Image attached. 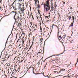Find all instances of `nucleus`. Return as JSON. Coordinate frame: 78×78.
Here are the masks:
<instances>
[{"mask_svg":"<svg viewBox=\"0 0 78 78\" xmlns=\"http://www.w3.org/2000/svg\"><path fill=\"white\" fill-rule=\"evenodd\" d=\"M50 0H48V1L46 2L44 4V9L45 8L46 12L48 11V10H50V5H49V2Z\"/></svg>","mask_w":78,"mask_h":78,"instance_id":"nucleus-1","label":"nucleus"},{"mask_svg":"<svg viewBox=\"0 0 78 78\" xmlns=\"http://www.w3.org/2000/svg\"><path fill=\"white\" fill-rule=\"evenodd\" d=\"M11 12H15V15L13 17V19H14L15 20V21H16V20H17L16 19V18H15L16 17V14H17V13H16V12H14V11H12Z\"/></svg>","mask_w":78,"mask_h":78,"instance_id":"nucleus-2","label":"nucleus"},{"mask_svg":"<svg viewBox=\"0 0 78 78\" xmlns=\"http://www.w3.org/2000/svg\"><path fill=\"white\" fill-rule=\"evenodd\" d=\"M68 19H69V20L72 19V17L71 16H68V18H67Z\"/></svg>","mask_w":78,"mask_h":78,"instance_id":"nucleus-3","label":"nucleus"},{"mask_svg":"<svg viewBox=\"0 0 78 78\" xmlns=\"http://www.w3.org/2000/svg\"><path fill=\"white\" fill-rule=\"evenodd\" d=\"M15 2H16V0H15V1L13 2V3L12 4V7H13V8H14V6H13V5L14 4Z\"/></svg>","mask_w":78,"mask_h":78,"instance_id":"nucleus-4","label":"nucleus"},{"mask_svg":"<svg viewBox=\"0 0 78 78\" xmlns=\"http://www.w3.org/2000/svg\"><path fill=\"white\" fill-rule=\"evenodd\" d=\"M54 72L56 73H61V71H59L58 72V71H54Z\"/></svg>","mask_w":78,"mask_h":78,"instance_id":"nucleus-5","label":"nucleus"},{"mask_svg":"<svg viewBox=\"0 0 78 78\" xmlns=\"http://www.w3.org/2000/svg\"><path fill=\"white\" fill-rule=\"evenodd\" d=\"M73 23H72L71 24L70 26H69V27H73Z\"/></svg>","mask_w":78,"mask_h":78,"instance_id":"nucleus-6","label":"nucleus"},{"mask_svg":"<svg viewBox=\"0 0 78 78\" xmlns=\"http://www.w3.org/2000/svg\"><path fill=\"white\" fill-rule=\"evenodd\" d=\"M40 44H41V42H42V39H40Z\"/></svg>","mask_w":78,"mask_h":78,"instance_id":"nucleus-7","label":"nucleus"},{"mask_svg":"<svg viewBox=\"0 0 78 78\" xmlns=\"http://www.w3.org/2000/svg\"><path fill=\"white\" fill-rule=\"evenodd\" d=\"M40 31L41 33H42V27H40Z\"/></svg>","mask_w":78,"mask_h":78,"instance_id":"nucleus-8","label":"nucleus"},{"mask_svg":"<svg viewBox=\"0 0 78 78\" xmlns=\"http://www.w3.org/2000/svg\"><path fill=\"white\" fill-rule=\"evenodd\" d=\"M55 6L56 7H57V5H56V2H55L54 4Z\"/></svg>","mask_w":78,"mask_h":78,"instance_id":"nucleus-9","label":"nucleus"},{"mask_svg":"<svg viewBox=\"0 0 78 78\" xmlns=\"http://www.w3.org/2000/svg\"><path fill=\"white\" fill-rule=\"evenodd\" d=\"M21 25V24L20 23H19L18 24V27H20Z\"/></svg>","mask_w":78,"mask_h":78,"instance_id":"nucleus-10","label":"nucleus"},{"mask_svg":"<svg viewBox=\"0 0 78 78\" xmlns=\"http://www.w3.org/2000/svg\"><path fill=\"white\" fill-rule=\"evenodd\" d=\"M72 19L73 20H75V17H74V16H73L72 17Z\"/></svg>","mask_w":78,"mask_h":78,"instance_id":"nucleus-11","label":"nucleus"},{"mask_svg":"<svg viewBox=\"0 0 78 78\" xmlns=\"http://www.w3.org/2000/svg\"><path fill=\"white\" fill-rule=\"evenodd\" d=\"M37 6L38 8L39 9L41 8V6H40V5H38Z\"/></svg>","mask_w":78,"mask_h":78,"instance_id":"nucleus-12","label":"nucleus"},{"mask_svg":"<svg viewBox=\"0 0 78 78\" xmlns=\"http://www.w3.org/2000/svg\"><path fill=\"white\" fill-rule=\"evenodd\" d=\"M59 56V55H52L51 56H50V57H49V58H51V57H52V56Z\"/></svg>","mask_w":78,"mask_h":78,"instance_id":"nucleus-13","label":"nucleus"},{"mask_svg":"<svg viewBox=\"0 0 78 78\" xmlns=\"http://www.w3.org/2000/svg\"><path fill=\"white\" fill-rule=\"evenodd\" d=\"M17 13V14H19V15L20 13V10L19 12L18 11Z\"/></svg>","mask_w":78,"mask_h":78,"instance_id":"nucleus-14","label":"nucleus"},{"mask_svg":"<svg viewBox=\"0 0 78 78\" xmlns=\"http://www.w3.org/2000/svg\"><path fill=\"white\" fill-rule=\"evenodd\" d=\"M63 70H64V71H65V70H66V69H61L60 70V72H61V71H63Z\"/></svg>","mask_w":78,"mask_h":78,"instance_id":"nucleus-15","label":"nucleus"},{"mask_svg":"<svg viewBox=\"0 0 78 78\" xmlns=\"http://www.w3.org/2000/svg\"><path fill=\"white\" fill-rule=\"evenodd\" d=\"M36 27H34V31H35V30H36Z\"/></svg>","mask_w":78,"mask_h":78,"instance_id":"nucleus-16","label":"nucleus"},{"mask_svg":"<svg viewBox=\"0 0 78 78\" xmlns=\"http://www.w3.org/2000/svg\"><path fill=\"white\" fill-rule=\"evenodd\" d=\"M35 4L36 5V4H37V0H35Z\"/></svg>","mask_w":78,"mask_h":78,"instance_id":"nucleus-17","label":"nucleus"},{"mask_svg":"<svg viewBox=\"0 0 78 78\" xmlns=\"http://www.w3.org/2000/svg\"><path fill=\"white\" fill-rule=\"evenodd\" d=\"M17 33L16 34V39H17Z\"/></svg>","mask_w":78,"mask_h":78,"instance_id":"nucleus-18","label":"nucleus"},{"mask_svg":"<svg viewBox=\"0 0 78 78\" xmlns=\"http://www.w3.org/2000/svg\"><path fill=\"white\" fill-rule=\"evenodd\" d=\"M14 8V11H16V9H16V8Z\"/></svg>","mask_w":78,"mask_h":78,"instance_id":"nucleus-19","label":"nucleus"},{"mask_svg":"<svg viewBox=\"0 0 78 78\" xmlns=\"http://www.w3.org/2000/svg\"><path fill=\"white\" fill-rule=\"evenodd\" d=\"M16 18H17V19H18V18H19V16H16Z\"/></svg>","mask_w":78,"mask_h":78,"instance_id":"nucleus-20","label":"nucleus"},{"mask_svg":"<svg viewBox=\"0 0 78 78\" xmlns=\"http://www.w3.org/2000/svg\"><path fill=\"white\" fill-rule=\"evenodd\" d=\"M23 10L22 13H23V16H24V12H23Z\"/></svg>","mask_w":78,"mask_h":78,"instance_id":"nucleus-21","label":"nucleus"},{"mask_svg":"<svg viewBox=\"0 0 78 78\" xmlns=\"http://www.w3.org/2000/svg\"><path fill=\"white\" fill-rule=\"evenodd\" d=\"M46 65H47V64L45 65L44 66V69H45V67H46Z\"/></svg>","mask_w":78,"mask_h":78,"instance_id":"nucleus-22","label":"nucleus"},{"mask_svg":"<svg viewBox=\"0 0 78 78\" xmlns=\"http://www.w3.org/2000/svg\"><path fill=\"white\" fill-rule=\"evenodd\" d=\"M18 4L19 5V6H21V4H20V3H19Z\"/></svg>","mask_w":78,"mask_h":78,"instance_id":"nucleus-23","label":"nucleus"},{"mask_svg":"<svg viewBox=\"0 0 78 78\" xmlns=\"http://www.w3.org/2000/svg\"><path fill=\"white\" fill-rule=\"evenodd\" d=\"M45 76V77H46V76H47L48 78H48V76Z\"/></svg>","mask_w":78,"mask_h":78,"instance_id":"nucleus-24","label":"nucleus"},{"mask_svg":"<svg viewBox=\"0 0 78 78\" xmlns=\"http://www.w3.org/2000/svg\"><path fill=\"white\" fill-rule=\"evenodd\" d=\"M65 51V50H64V51L63 52V53H61V55H62V54H63V53H64Z\"/></svg>","mask_w":78,"mask_h":78,"instance_id":"nucleus-25","label":"nucleus"},{"mask_svg":"<svg viewBox=\"0 0 78 78\" xmlns=\"http://www.w3.org/2000/svg\"><path fill=\"white\" fill-rule=\"evenodd\" d=\"M32 27H33V28L34 29V26H33Z\"/></svg>","mask_w":78,"mask_h":78,"instance_id":"nucleus-26","label":"nucleus"},{"mask_svg":"<svg viewBox=\"0 0 78 78\" xmlns=\"http://www.w3.org/2000/svg\"><path fill=\"white\" fill-rule=\"evenodd\" d=\"M19 40H20V39H19L17 41V42H18V41H19V42H20V41H19Z\"/></svg>","mask_w":78,"mask_h":78,"instance_id":"nucleus-27","label":"nucleus"},{"mask_svg":"<svg viewBox=\"0 0 78 78\" xmlns=\"http://www.w3.org/2000/svg\"><path fill=\"white\" fill-rule=\"evenodd\" d=\"M68 76V77H70L71 76H69V75H68V76Z\"/></svg>","mask_w":78,"mask_h":78,"instance_id":"nucleus-28","label":"nucleus"},{"mask_svg":"<svg viewBox=\"0 0 78 78\" xmlns=\"http://www.w3.org/2000/svg\"><path fill=\"white\" fill-rule=\"evenodd\" d=\"M2 52H1V56H0V58H1V56H2Z\"/></svg>","mask_w":78,"mask_h":78,"instance_id":"nucleus-29","label":"nucleus"},{"mask_svg":"<svg viewBox=\"0 0 78 78\" xmlns=\"http://www.w3.org/2000/svg\"><path fill=\"white\" fill-rule=\"evenodd\" d=\"M30 25L31 26V25H32V23H30Z\"/></svg>","mask_w":78,"mask_h":78,"instance_id":"nucleus-30","label":"nucleus"},{"mask_svg":"<svg viewBox=\"0 0 78 78\" xmlns=\"http://www.w3.org/2000/svg\"><path fill=\"white\" fill-rule=\"evenodd\" d=\"M54 25H53L52 26V29H53V26Z\"/></svg>","mask_w":78,"mask_h":78,"instance_id":"nucleus-31","label":"nucleus"},{"mask_svg":"<svg viewBox=\"0 0 78 78\" xmlns=\"http://www.w3.org/2000/svg\"><path fill=\"white\" fill-rule=\"evenodd\" d=\"M64 38H65V35L66 36V34H64Z\"/></svg>","mask_w":78,"mask_h":78,"instance_id":"nucleus-32","label":"nucleus"},{"mask_svg":"<svg viewBox=\"0 0 78 78\" xmlns=\"http://www.w3.org/2000/svg\"><path fill=\"white\" fill-rule=\"evenodd\" d=\"M9 36H9V37H8V38H7V41H8V38L9 37Z\"/></svg>","mask_w":78,"mask_h":78,"instance_id":"nucleus-33","label":"nucleus"},{"mask_svg":"<svg viewBox=\"0 0 78 78\" xmlns=\"http://www.w3.org/2000/svg\"><path fill=\"white\" fill-rule=\"evenodd\" d=\"M53 11V10H51L50 12H51V11Z\"/></svg>","mask_w":78,"mask_h":78,"instance_id":"nucleus-34","label":"nucleus"},{"mask_svg":"<svg viewBox=\"0 0 78 78\" xmlns=\"http://www.w3.org/2000/svg\"><path fill=\"white\" fill-rule=\"evenodd\" d=\"M45 17L46 18H48V17H47V16H45Z\"/></svg>","mask_w":78,"mask_h":78,"instance_id":"nucleus-35","label":"nucleus"},{"mask_svg":"<svg viewBox=\"0 0 78 78\" xmlns=\"http://www.w3.org/2000/svg\"><path fill=\"white\" fill-rule=\"evenodd\" d=\"M22 34H25V33H22Z\"/></svg>","mask_w":78,"mask_h":78,"instance_id":"nucleus-36","label":"nucleus"},{"mask_svg":"<svg viewBox=\"0 0 78 78\" xmlns=\"http://www.w3.org/2000/svg\"><path fill=\"white\" fill-rule=\"evenodd\" d=\"M2 9V7H0V10Z\"/></svg>","mask_w":78,"mask_h":78,"instance_id":"nucleus-37","label":"nucleus"},{"mask_svg":"<svg viewBox=\"0 0 78 78\" xmlns=\"http://www.w3.org/2000/svg\"><path fill=\"white\" fill-rule=\"evenodd\" d=\"M33 44H34V43H33H33H32V45H33Z\"/></svg>","mask_w":78,"mask_h":78,"instance_id":"nucleus-38","label":"nucleus"},{"mask_svg":"<svg viewBox=\"0 0 78 78\" xmlns=\"http://www.w3.org/2000/svg\"><path fill=\"white\" fill-rule=\"evenodd\" d=\"M23 61V60H22L20 62H22Z\"/></svg>","mask_w":78,"mask_h":78,"instance_id":"nucleus-39","label":"nucleus"},{"mask_svg":"<svg viewBox=\"0 0 78 78\" xmlns=\"http://www.w3.org/2000/svg\"><path fill=\"white\" fill-rule=\"evenodd\" d=\"M5 60H3V62H5Z\"/></svg>","mask_w":78,"mask_h":78,"instance_id":"nucleus-40","label":"nucleus"},{"mask_svg":"<svg viewBox=\"0 0 78 78\" xmlns=\"http://www.w3.org/2000/svg\"><path fill=\"white\" fill-rule=\"evenodd\" d=\"M63 3L64 4H65V3H66V2H64Z\"/></svg>","mask_w":78,"mask_h":78,"instance_id":"nucleus-41","label":"nucleus"},{"mask_svg":"<svg viewBox=\"0 0 78 78\" xmlns=\"http://www.w3.org/2000/svg\"><path fill=\"white\" fill-rule=\"evenodd\" d=\"M32 46H33V45H31L30 46V47H32Z\"/></svg>","mask_w":78,"mask_h":78,"instance_id":"nucleus-42","label":"nucleus"},{"mask_svg":"<svg viewBox=\"0 0 78 78\" xmlns=\"http://www.w3.org/2000/svg\"><path fill=\"white\" fill-rule=\"evenodd\" d=\"M22 42L23 43V44H24V43L23 42V41H22Z\"/></svg>","mask_w":78,"mask_h":78,"instance_id":"nucleus-43","label":"nucleus"},{"mask_svg":"<svg viewBox=\"0 0 78 78\" xmlns=\"http://www.w3.org/2000/svg\"><path fill=\"white\" fill-rule=\"evenodd\" d=\"M27 47H26V48H24V49H25V50L26 49H27Z\"/></svg>","mask_w":78,"mask_h":78,"instance_id":"nucleus-44","label":"nucleus"},{"mask_svg":"<svg viewBox=\"0 0 78 78\" xmlns=\"http://www.w3.org/2000/svg\"><path fill=\"white\" fill-rule=\"evenodd\" d=\"M73 9V8H72V7H71V8H70V9Z\"/></svg>","mask_w":78,"mask_h":78,"instance_id":"nucleus-45","label":"nucleus"},{"mask_svg":"<svg viewBox=\"0 0 78 78\" xmlns=\"http://www.w3.org/2000/svg\"><path fill=\"white\" fill-rule=\"evenodd\" d=\"M20 45H20H19L18 47H19Z\"/></svg>","mask_w":78,"mask_h":78,"instance_id":"nucleus-46","label":"nucleus"},{"mask_svg":"<svg viewBox=\"0 0 78 78\" xmlns=\"http://www.w3.org/2000/svg\"><path fill=\"white\" fill-rule=\"evenodd\" d=\"M18 1L19 2H20V0H18Z\"/></svg>","mask_w":78,"mask_h":78,"instance_id":"nucleus-47","label":"nucleus"},{"mask_svg":"<svg viewBox=\"0 0 78 78\" xmlns=\"http://www.w3.org/2000/svg\"><path fill=\"white\" fill-rule=\"evenodd\" d=\"M35 27H37V26H36V25H35Z\"/></svg>","mask_w":78,"mask_h":78,"instance_id":"nucleus-48","label":"nucleus"},{"mask_svg":"<svg viewBox=\"0 0 78 78\" xmlns=\"http://www.w3.org/2000/svg\"><path fill=\"white\" fill-rule=\"evenodd\" d=\"M14 72H12V74H14Z\"/></svg>","mask_w":78,"mask_h":78,"instance_id":"nucleus-49","label":"nucleus"},{"mask_svg":"<svg viewBox=\"0 0 78 78\" xmlns=\"http://www.w3.org/2000/svg\"><path fill=\"white\" fill-rule=\"evenodd\" d=\"M23 38H24V37H23L22 39H23Z\"/></svg>","mask_w":78,"mask_h":78,"instance_id":"nucleus-50","label":"nucleus"},{"mask_svg":"<svg viewBox=\"0 0 78 78\" xmlns=\"http://www.w3.org/2000/svg\"><path fill=\"white\" fill-rule=\"evenodd\" d=\"M37 2H38V3H39V1H38V0H37Z\"/></svg>","mask_w":78,"mask_h":78,"instance_id":"nucleus-51","label":"nucleus"},{"mask_svg":"<svg viewBox=\"0 0 78 78\" xmlns=\"http://www.w3.org/2000/svg\"><path fill=\"white\" fill-rule=\"evenodd\" d=\"M30 48H31V47H30L29 49H30Z\"/></svg>","mask_w":78,"mask_h":78,"instance_id":"nucleus-52","label":"nucleus"},{"mask_svg":"<svg viewBox=\"0 0 78 78\" xmlns=\"http://www.w3.org/2000/svg\"><path fill=\"white\" fill-rule=\"evenodd\" d=\"M43 4H44V2H43V3H42V5H43Z\"/></svg>","mask_w":78,"mask_h":78,"instance_id":"nucleus-53","label":"nucleus"},{"mask_svg":"<svg viewBox=\"0 0 78 78\" xmlns=\"http://www.w3.org/2000/svg\"><path fill=\"white\" fill-rule=\"evenodd\" d=\"M34 41V39H33V41Z\"/></svg>","mask_w":78,"mask_h":78,"instance_id":"nucleus-54","label":"nucleus"},{"mask_svg":"<svg viewBox=\"0 0 78 78\" xmlns=\"http://www.w3.org/2000/svg\"><path fill=\"white\" fill-rule=\"evenodd\" d=\"M20 1H21V2H22V0H20Z\"/></svg>","mask_w":78,"mask_h":78,"instance_id":"nucleus-55","label":"nucleus"},{"mask_svg":"<svg viewBox=\"0 0 78 78\" xmlns=\"http://www.w3.org/2000/svg\"><path fill=\"white\" fill-rule=\"evenodd\" d=\"M59 37H60V38L61 37V36H59Z\"/></svg>","mask_w":78,"mask_h":78,"instance_id":"nucleus-56","label":"nucleus"},{"mask_svg":"<svg viewBox=\"0 0 78 78\" xmlns=\"http://www.w3.org/2000/svg\"><path fill=\"white\" fill-rule=\"evenodd\" d=\"M20 48H21V47H20Z\"/></svg>","mask_w":78,"mask_h":78,"instance_id":"nucleus-57","label":"nucleus"},{"mask_svg":"<svg viewBox=\"0 0 78 78\" xmlns=\"http://www.w3.org/2000/svg\"><path fill=\"white\" fill-rule=\"evenodd\" d=\"M77 63H78V62H77L76 63V64H77Z\"/></svg>","mask_w":78,"mask_h":78,"instance_id":"nucleus-58","label":"nucleus"},{"mask_svg":"<svg viewBox=\"0 0 78 78\" xmlns=\"http://www.w3.org/2000/svg\"><path fill=\"white\" fill-rule=\"evenodd\" d=\"M70 13H71V12H69V14H70Z\"/></svg>","mask_w":78,"mask_h":78,"instance_id":"nucleus-59","label":"nucleus"},{"mask_svg":"<svg viewBox=\"0 0 78 78\" xmlns=\"http://www.w3.org/2000/svg\"><path fill=\"white\" fill-rule=\"evenodd\" d=\"M72 34H73V32H72Z\"/></svg>","mask_w":78,"mask_h":78,"instance_id":"nucleus-60","label":"nucleus"},{"mask_svg":"<svg viewBox=\"0 0 78 78\" xmlns=\"http://www.w3.org/2000/svg\"><path fill=\"white\" fill-rule=\"evenodd\" d=\"M29 30H30V31H31V29H30Z\"/></svg>","mask_w":78,"mask_h":78,"instance_id":"nucleus-61","label":"nucleus"},{"mask_svg":"<svg viewBox=\"0 0 78 78\" xmlns=\"http://www.w3.org/2000/svg\"><path fill=\"white\" fill-rule=\"evenodd\" d=\"M19 38H20V39H21V38H20V37H19Z\"/></svg>","mask_w":78,"mask_h":78,"instance_id":"nucleus-62","label":"nucleus"},{"mask_svg":"<svg viewBox=\"0 0 78 78\" xmlns=\"http://www.w3.org/2000/svg\"><path fill=\"white\" fill-rule=\"evenodd\" d=\"M43 62H45V61H43Z\"/></svg>","mask_w":78,"mask_h":78,"instance_id":"nucleus-63","label":"nucleus"},{"mask_svg":"<svg viewBox=\"0 0 78 78\" xmlns=\"http://www.w3.org/2000/svg\"><path fill=\"white\" fill-rule=\"evenodd\" d=\"M52 61H54V60H52Z\"/></svg>","mask_w":78,"mask_h":78,"instance_id":"nucleus-64","label":"nucleus"}]
</instances>
